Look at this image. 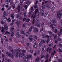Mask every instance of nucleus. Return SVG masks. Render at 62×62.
<instances>
[{
  "label": "nucleus",
  "mask_w": 62,
  "mask_h": 62,
  "mask_svg": "<svg viewBox=\"0 0 62 62\" xmlns=\"http://www.w3.org/2000/svg\"><path fill=\"white\" fill-rule=\"evenodd\" d=\"M24 12L25 13H23V15L24 17H25L26 16V12Z\"/></svg>",
  "instance_id": "obj_34"
},
{
  "label": "nucleus",
  "mask_w": 62,
  "mask_h": 62,
  "mask_svg": "<svg viewBox=\"0 0 62 62\" xmlns=\"http://www.w3.org/2000/svg\"><path fill=\"white\" fill-rule=\"evenodd\" d=\"M11 8V6L9 7L8 9V10H9V9H10Z\"/></svg>",
  "instance_id": "obj_46"
},
{
  "label": "nucleus",
  "mask_w": 62,
  "mask_h": 62,
  "mask_svg": "<svg viewBox=\"0 0 62 62\" xmlns=\"http://www.w3.org/2000/svg\"><path fill=\"white\" fill-rule=\"evenodd\" d=\"M52 48H50L49 50V53H50L51 52V50H52Z\"/></svg>",
  "instance_id": "obj_41"
},
{
  "label": "nucleus",
  "mask_w": 62,
  "mask_h": 62,
  "mask_svg": "<svg viewBox=\"0 0 62 62\" xmlns=\"http://www.w3.org/2000/svg\"><path fill=\"white\" fill-rule=\"evenodd\" d=\"M1 41L2 44H3V39L2 38H1Z\"/></svg>",
  "instance_id": "obj_29"
},
{
  "label": "nucleus",
  "mask_w": 62,
  "mask_h": 62,
  "mask_svg": "<svg viewBox=\"0 0 62 62\" xmlns=\"http://www.w3.org/2000/svg\"><path fill=\"white\" fill-rule=\"evenodd\" d=\"M28 34H29V33L28 32H27L25 33H24V36H26V37L28 36Z\"/></svg>",
  "instance_id": "obj_12"
},
{
  "label": "nucleus",
  "mask_w": 62,
  "mask_h": 62,
  "mask_svg": "<svg viewBox=\"0 0 62 62\" xmlns=\"http://www.w3.org/2000/svg\"><path fill=\"white\" fill-rule=\"evenodd\" d=\"M48 13H46L44 14V16H45V17H46L47 16V15H48Z\"/></svg>",
  "instance_id": "obj_20"
},
{
  "label": "nucleus",
  "mask_w": 62,
  "mask_h": 62,
  "mask_svg": "<svg viewBox=\"0 0 62 62\" xmlns=\"http://www.w3.org/2000/svg\"><path fill=\"white\" fill-rule=\"evenodd\" d=\"M16 23L17 24V26H19V25H20V22L18 21L16 22Z\"/></svg>",
  "instance_id": "obj_15"
},
{
  "label": "nucleus",
  "mask_w": 62,
  "mask_h": 62,
  "mask_svg": "<svg viewBox=\"0 0 62 62\" xmlns=\"http://www.w3.org/2000/svg\"><path fill=\"white\" fill-rule=\"evenodd\" d=\"M6 2H10V0H5Z\"/></svg>",
  "instance_id": "obj_37"
},
{
  "label": "nucleus",
  "mask_w": 62,
  "mask_h": 62,
  "mask_svg": "<svg viewBox=\"0 0 62 62\" xmlns=\"http://www.w3.org/2000/svg\"><path fill=\"white\" fill-rule=\"evenodd\" d=\"M35 25L37 27H40V24L38 22H36L35 24Z\"/></svg>",
  "instance_id": "obj_7"
},
{
  "label": "nucleus",
  "mask_w": 62,
  "mask_h": 62,
  "mask_svg": "<svg viewBox=\"0 0 62 62\" xmlns=\"http://www.w3.org/2000/svg\"><path fill=\"white\" fill-rule=\"evenodd\" d=\"M56 20H53L52 21H51L52 22H53V23H55L56 22Z\"/></svg>",
  "instance_id": "obj_26"
},
{
  "label": "nucleus",
  "mask_w": 62,
  "mask_h": 62,
  "mask_svg": "<svg viewBox=\"0 0 62 62\" xmlns=\"http://www.w3.org/2000/svg\"><path fill=\"white\" fill-rule=\"evenodd\" d=\"M32 37H33V36L31 35L29 36V38L30 40H31V41L32 40V39H33Z\"/></svg>",
  "instance_id": "obj_10"
},
{
  "label": "nucleus",
  "mask_w": 62,
  "mask_h": 62,
  "mask_svg": "<svg viewBox=\"0 0 62 62\" xmlns=\"http://www.w3.org/2000/svg\"><path fill=\"white\" fill-rule=\"evenodd\" d=\"M22 52L23 53H25V52H26V51L24 49H23L22 50Z\"/></svg>",
  "instance_id": "obj_50"
},
{
  "label": "nucleus",
  "mask_w": 62,
  "mask_h": 62,
  "mask_svg": "<svg viewBox=\"0 0 62 62\" xmlns=\"http://www.w3.org/2000/svg\"><path fill=\"white\" fill-rule=\"evenodd\" d=\"M24 31H23L21 32V33L22 34H23L24 33Z\"/></svg>",
  "instance_id": "obj_49"
},
{
  "label": "nucleus",
  "mask_w": 62,
  "mask_h": 62,
  "mask_svg": "<svg viewBox=\"0 0 62 62\" xmlns=\"http://www.w3.org/2000/svg\"><path fill=\"white\" fill-rule=\"evenodd\" d=\"M8 12L7 11H5L4 12V14L3 15V17H5V16H6L7 15H8V14H7Z\"/></svg>",
  "instance_id": "obj_8"
},
{
  "label": "nucleus",
  "mask_w": 62,
  "mask_h": 62,
  "mask_svg": "<svg viewBox=\"0 0 62 62\" xmlns=\"http://www.w3.org/2000/svg\"><path fill=\"white\" fill-rule=\"evenodd\" d=\"M55 8L54 7H53L52 8L51 10V11H54V9Z\"/></svg>",
  "instance_id": "obj_31"
},
{
  "label": "nucleus",
  "mask_w": 62,
  "mask_h": 62,
  "mask_svg": "<svg viewBox=\"0 0 62 62\" xmlns=\"http://www.w3.org/2000/svg\"><path fill=\"white\" fill-rule=\"evenodd\" d=\"M59 46L60 48H62V44H60Z\"/></svg>",
  "instance_id": "obj_55"
},
{
  "label": "nucleus",
  "mask_w": 62,
  "mask_h": 62,
  "mask_svg": "<svg viewBox=\"0 0 62 62\" xmlns=\"http://www.w3.org/2000/svg\"><path fill=\"white\" fill-rule=\"evenodd\" d=\"M9 40L10 41H12V38H10L9 39Z\"/></svg>",
  "instance_id": "obj_63"
},
{
  "label": "nucleus",
  "mask_w": 62,
  "mask_h": 62,
  "mask_svg": "<svg viewBox=\"0 0 62 62\" xmlns=\"http://www.w3.org/2000/svg\"><path fill=\"white\" fill-rule=\"evenodd\" d=\"M30 53H33V50H30Z\"/></svg>",
  "instance_id": "obj_45"
},
{
  "label": "nucleus",
  "mask_w": 62,
  "mask_h": 62,
  "mask_svg": "<svg viewBox=\"0 0 62 62\" xmlns=\"http://www.w3.org/2000/svg\"><path fill=\"white\" fill-rule=\"evenodd\" d=\"M46 7L47 8H48V9H49V8H50V6H49V5H46Z\"/></svg>",
  "instance_id": "obj_23"
},
{
  "label": "nucleus",
  "mask_w": 62,
  "mask_h": 62,
  "mask_svg": "<svg viewBox=\"0 0 62 62\" xmlns=\"http://www.w3.org/2000/svg\"><path fill=\"white\" fill-rule=\"evenodd\" d=\"M5 21H4V20H2L1 22V24H4L5 23Z\"/></svg>",
  "instance_id": "obj_22"
},
{
  "label": "nucleus",
  "mask_w": 62,
  "mask_h": 62,
  "mask_svg": "<svg viewBox=\"0 0 62 62\" xmlns=\"http://www.w3.org/2000/svg\"><path fill=\"white\" fill-rule=\"evenodd\" d=\"M5 34H10V32H8V31H6L5 32Z\"/></svg>",
  "instance_id": "obj_27"
},
{
  "label": "nucleus",
  "mask_w": 62,
  "mask_h": 62,
  "mask_svg": "<svg viewBox=\"0 0 62 62\" xmlns=\"http://www.w3.org/2000/svg\"><path fill=\"white\" fill-rule=\"evenodd\" d=\"M34 9V8H33V7H31V10H33V9Z\"/></svg>",
  "instance_id": "obj_56"
},
{
  "label": "nucleus",
  "mask_w": 62,
  "mask_h": 62,
  "mask_svg": "<svg viewBox=\"0 0 62 62\" xmlns=\"http://www.w3.org/2000/svg\"><path fill=\"white\" fill-rule=\"evenodd\" d=\"M13 30H14V28L12 27V28L10 29V31L11 32H12V31H13Z\"/></svg>",
  "instance_id": "obj_32"
},
{
  "label": "nucleus",
  "mask_w": 62,
  "mask_h": 62,
  "mask_svg": "<svg viewBox=\"0 0 62 62\" xmlns=\"http://www.w3.org/2000/svg\"><path fill=\"white\" fill-rule=\"evenodd\" d=\"M46 5H45L42 7V9H44L45 8H46Z\"/></svg>",
  "instance_id": "obj_44"
},
{
  "label": "nucleus",
  "mask_w": 62,
  "mask_h": 62,
  "mask_svg": "<svg viewBox=\"0 0 62 62\" xmlns=\"http://www.w3.org/2000/svg\"><path fill=\"white\" fill-rule=\"evenodd\" d=\"M57 29H55V31H54V32L55 33H57Z\"/></svg>",
  "instance_id": "obj_47"
},
{
  "label": "nucleus",
  "mask_w": 62,
  "mask_h": 62,
  "mask_svg": "<svg viewBox=\"0 0 62 62\" xmlns=\"http://www.w3.org/2000/svg\"><path fill=\"white\" fill-rule=\"evenodd\" d=\"M35 23V19H33L32 21V24H34Z\"/></svg>",
  "instance_id": "obj_57"
},
{
  "label": "nucleus",
  "mask_w": 62,
  "mask_h": 62,
  "mask_svg": "<svg viewBox=\"0 0 62 62\" xmlns=\"http://www.w3.org/2000/svg\"><path fill=\"white\" fill-rule=\"evenodd\" d=\"M23 22H24L25 20H26V18H23Z\"/></svg>",
  "instance_id": "obj_38"
},
{
  "label": "nucleus",
  "mask_w": 62,
  "mask_h": 62,
  "mask_svg": "<svg viewBox=\"0 0 62 62\" xmlns=\"http://www.w3.org/2000/svg\"><path fill=\"white\" fill-rule=\"evenodd\" d=\"M15 52L16 54V57H18L19 56V54L20 53V51H19L18 50H16L15 51Z\"/></svg>",
  "instance_id": "obj_5"
},
{
  "label": "nucleus",
  "mask_w": 62,
  "mask_h": 62,
  "mask_svg": "<svg viewBox=\"0 0 62 62\" xmlns=\"http://www.w3.org/2000/svg\"><path fill=\"white\" fill-rule=\"evenodd\" d=\"M34 40L35 41H36L37 39H38V36L37 35H34Z\"/></svg>",
  "instance_id": "obj_11"
},
{
  "label": "nucleus",
  "mask_w": 62,
  "mask_h": 62,
  "mask_svg": "<svg viewBox=\"0 0 62 62\" xmlns=\"http://www.w3.org/2000/svg\"><path fill=\"white\" fill-rule=\"evenodd\" d=\"M5 7L6 8H8V5H6L5 6Z\"/></svg>",
  "instance_id": "obj_58"
},
{
  "label": "nucleus",
  "mask_w": 62,
  "mask_h": 62,
  "mask_svg": "<svg viewBox=\"0 0 62 62\" xmlns=\"http://www.w3.org/2000/svg\"><path fill=\"white\" fill-rule=\"evenodd\" d=\"M15 5L14 4H13L12 6V8L13 9L15 8Z\"/></svg>",
  "instance_id": "obj_42"
},
{
  "label": "nucleus",
  "mask_w": 62,
  "mask_h": 62,
  "mask_svg": "<svg viewBox=\"0 0 62 62\" xmlns=\"http://www.w3.org/2000/svg\"><path fill=\"white\" fill-rule=\"evenodd\" d=\"M31 18H33V19H35L36 18V15H34V16H33V15H32L31 16Z\"/></svg>",
  "instance_id": "obj_21"
},
{
  "label": "nucleus",
  "mask_w": 62,
  "mask_h": 62,
  "mask_svg": "<svg viewBox=\"0 0 62 62\" xmlns=\"http://www.w3.org/2000/svg\"><path fill=\"white\" fill-rule=\"evenodd\" d=\"M30 19H27L26 20L27 22H29V21H30Z\"/></svg>",
  "instance_id": "obj_53"
},
{
  "label": "nucleus",
  "mask_w": 62,
  "mask_h": 62,
  "mask_svg": "<svg viewBox=\"0 0 62 62\" xmlns=\"http://www.w3.org/2000/svg\"><path fill=\"white\" fill-rule=\"evenodd\" d=\"M39 57H38L35 59V61L36 62H38V61H39Z\"/></svg>",
  "instance_id": "obj_16"
},
{
  "label": "nucleus",
  "mask_w": 62,
  "mask_h": 62,
  "mask_svg": "<svg viewBox=\"0 0 62 62\" xmlns=\"http://www.w3.org/2000/svg\"><path fill=\"white\" fill-rule=\"evenodd\" d=\"M62 32H60L58 34L59 36H60V35L62 34Z\"/></svg>",
  "instance_id": "obj_52"
},
{
  "label": "nucleus",
  "mask_w": 62,
  "mask_h": 62,
  "mask_svg": "<svg viewBox=\"0 0 62 62\" xmlns=\"http://www.w3.org/2000/svg\"><path fill=\"white\" fill-rule=\"evenodd\" d=\"M49 47H48L46 50V53H48L49 52Z\"/></svg>",
  "instance_id": "obj_36"
},
{
  "label": "nucleus",
  "mask_w": 62,
  "mask_h": 62,
  "mask_svg": "<svg viewBox=\"0 0 62 62\" xmlns=\"http://www.w3.org/2000/svg\"><path fill=\"white\" fill-rule=\"evenodd\" d=\"M29 44H30L29 43H27L26 44V45L27 46H29Z\"/></svg>",
  "instance_id": "obj_60"
},
{
  "label": "nucleus",
  "mask_w": 62,
  "mask_h": 62,
  "mask_svg": "<svg viewBox=\"0 0 62 62\" xmlns=\"http://www.w3.org/2000/svg\"><path fill=\"white\" fill-rule=\"evenodd\" d=\"M38 8V5H35L34 6L35 8Z\"/></svg>",
  "instance_id": "obj_35"
},
{
  "label": "nucleus",
  "mask_w": 62,
  "mask_h": 62,
  "mask_svg": "<svg viewBox=\"0 0 62 62\" xmlns=\"http://www.w3.org/2000/svg\"><path fill=\"white\" fill-rule=\"evenodd\" d=\"M48 33L49 34V36L50 37H52V36H53V33L52 32V31H48Z\"/></svg>",
  "instance_id": "obj_6"
},
{
  "label": "nucleus",
  "mask_w": 62,
  "mask_h": 62,
  "mask_svg": "<svg viewBox=\"0 0 62 62\" xmlns=\"http://www.w3.org/2000/svg\"><path fill=\"white\" fill-rule=\"evenodd\" d=\"M30 57L29 56H27L25 59V60L26 59H27V60H28L29 59V58H30Z\"/></svg>",
  "instance_id": "obj_25"
},
{
  "label": "nucleus",
  "mask_w": 62,
  "mask_h": 62,
  "mask_svg": "<svg viewBox=\"0 0 62 62\" xmlns=\"http://www.w3.org/2000/svg\"><path fill=\"white\" fill-rule=\"evenodd\" d=\"M60 12H61L60 11H59L57 13V16L59 19H60L61 16H62V13H60Z\"/></svg>",
  "instance_id": "obj_4"
},
{
  "label": "nucleus",
  "mask_w": 62,
  "mask_h": 62,
  "mask_svg": "<svg viewBox=\"0 0 62 62\" xmlns=\"http://www.w3.org/2000/svg\"><path fill=\"white\" fill-rule=\"evenodd\" d=\"M16 35L18 38H20L21 37V35L20 34V33L19 32H17L16 33Z\"/></svg>",
  "instance_id": "obj_13"
},
{
  "label": "nucleus",
  "mask_w": 62,
  "mask_h": 62,
  "mask_svg": "<svg viewBox=\"0 0 62 62\" xmlns=\"http://www.w3.org/2000/svg\"><path fill=\"white\" fill-rule=\"evenodd\" d=\"M44 11H42L41 13V14H42V16H43L44 15Z\"/></svg>",
  "instance_id": "obj_28"
},
{
  "label": "nucleus",
  "mask_w": 62,
  "mask_h": 62,
  "mask_svg": "<svg viewBox=\"0 0 62 62\" xmlns=\"http://www.w3.org/2000/svg\"><path fill=\"white\" fill-rule=\"evenodd\" d=\"M6 54H8V56H9L12 58H13L14 57V55L12 54L11 53H10L8 52H6Z\"/></svg>",
  "instance_id": "obj_3"
},
{
  "label": "nucleus",
  "mask_w": 62,
  "mask_h": 62,
  "mask_svg": "<svg viewBox=\"0 0 62 62\" xmlns=\"http://www.w3.org/2000/svg\"><path fill=\"white\" fill-rule=\"evenodd\" d=\"M44 22H43L41 24V25L42 26H43V25H44Z\"/></svg>",
  "instance_id": "obj_64"
},
{
  "label": "nucleus",
  "mask_w": 62,
  "mask_h": 62,
  "mask_svg": "<svg viewBox=\"0 0 62 62\" xmlns=\"http://www.w3.org/2000/svg\"><path fill=\"white\" fill-rule=\"evenodd\" d=\"M50 41V39H47L46 40V43H48V42H49V41Z\"/></svg>",
  "instance_id": "obj_39"
},
{
  "label": "nucleus",
  "mask_w": 62,
  "mask_h": 62,
  "mask_svg": "<svg viewBox=\"0 0 62 62\" xmlns=\"http://www.w3.org/2000/svg\"><path fill=\"white\" fill-rule=\"evenodd\" d=\"M32 28H33L34 30L35 31H36L37 32H39V31H38V28L36 27H34L33 26H32L29 29V31L32 32Z\"/></svg>",
  "instance_id": "obj_2"
},
{
  "label": "nucleus",
  "mask_w": 62,
  "mask_h": 62,
  "mask_svg": "<svg viewBox=\"0 0 62 62\" xmlns=\"http://www.w3.org/2000/svg\"><path fill=\"white\" fill-rule=\"evenodd\" d=\"M11 37H13L14 36V32L13 31L12 32L11 34Z\"/></svg>",
  "instance_id": "obj_17"
},
{
  "label": "nucleus",
  "mask_w": 62,
  "mask_h": 62,
  "mask_svg": "<svg viewBox=\"0 0 62 62\" xmlns=\"http://www.w3.org/2000/svg\"><path fill=\"white\" fill-rule=\"evenodd\" d=\"M57 39H56L55 40V43H57Z\"/></svg>",
  "instance_id": "obj_54"
},
{
  "label": "nucleus",
  "mask_w": 62,
  "mask_h": 62,
  "mask_svg": "<svg viewBox=\"0 0 62 62\" xmlns=\"http://www.w3.org/2000/svg\"><path fill=\"white\" fill-rule=\"evenodd\" d=\"M23 0H21L20 1V3L21 4L23 3Z\"/></svg>",
  "instance_id": "obj_51"
},
{
  "label": "nucleus",
  "mask_w": 62,
  "mask_h": 62,
  "mask_svg": "<svg viewBox=\"0 0 62 62\" xmlns=\"http://www.w3.org/2000/svg\"><path fill=\"white\" fill-rule=\"evenodd\" d=\"M57 38V35H55L54 37V39H56V38Z\"/></svg>",
  "instance_id": "obj_61"
},
{
  "label": "nucleus",
  "mask_w": 62,
  "mask_h": 62,
  "mask_svg": "<svg viewBox=\"0 0 62 62\" xmlns=\"http://www.w3.org/2000/svg\"><path fill=\"white\" fill-rule=\"evenodd\" d=\"M14 15V14H12L11 15V17H13V16H13Z\"/></svg>",
  "instance_id": "obj_59"
},
{
  "label": "nucleus",
  "mask_w": 62,
  "mask_h": 62,
  "mask_svg": "<svg viewBox=\"0 0 62 62\" xmlns=\"http://www.w3.org/2000/svg\"><path fill=\"white\" fill-rule=\"evenodd\" d=\"M46 40H41V42H42H42H43V43H45L46 42Z\"/></svg>",
  "instance_id": "obj_24"
},
{
  "label": "nucleus",
  "mask_w": 62,
  "mask_h": 62,
  "mask_svg": "<svg viewBox=\"0 0 62 62\" xmlns=\"http://www.w3.org/2000/svg\"><path fill=\"white\" fill-rule=\"evenodd\" d=\"M59 51L60 52H62V48H59Z\"/></svg>",
  "instance_id": "obj_43"
},
{
  "label": "nucleus",
  "mask_w": 62,
  "mask_h": 62,
  "mask_svg": "<svg viewBox=\"0 0 62 62\" xmlns=\"http://www.w3.org/2000/svg\"><path fill=\"white\" fill-rule=\"evenodd\" d=\"M33 47H34V48H37V44H36V43H35L34 44Z\"/></svg>",
  "instance_id": "obj_18"
},
{
  "label": "nucleus",
  "mask_w": 62,
  "mask_h": 62,
  "mask_svg": "<svg viewBox=\"0 0 62 62\" xmlns=\"http://www.w3.org/2000/svg\"><path fill=\"white\" fill-rule=\"evenodd\" d=\"M8 26H4V27H2V29L1 30V32H2V34H4L5 33V30H6V31L8 30Z\"/></svg>",
  "instance_id": "obj_1"
},
{
  "label": "nucleus",
  "mask_w": 62,
  "mask_h": 62,
  "mask_svg": "<svg viewBox=\"0 0 62 62\" xmlns=\"http://www.w3.org/2000/svg\"><path fill=\"white\" fill-rule=\"evenodd\" d=\"M7 17H5L4 18V19L5 20H4V21H5V22H6L7 20Z\"/></svg>",
  "instance_id": "obj_40"
},
{
  "label": "nucleus",
  "mask_w": 62,
  "mask_h": 62,
  "mask_svg": "<svg viewBox=\"0 0 62 62\" xmlns=\"http://www.w3.org/2000/svg\"><path fill=\"white\" fill-rule=\"evenodd\" d=\"M43 38L44 39H45L46 38V35L44 34H43Z\"/></svg>",
  "instance_id": "obj_30"
},
{
  "label": "nucleus",
  "mask_w": 62,
  "mask_h": 62,
  "mask_svg": "<svg viewBox=\"0 0 62 62\" xmlns=\"http://www.w3.org/2000/svg\"><path fill=\"white\" fill-rule=\"evenodd\" d=\"M38 10H39V9L38 8H37L36 9V10H35V14H37V13H38Z\"/></svg>",
  "instance_id": "obj_19"
},
{
  "label": "nucleus",
  "mask_w": 62,
  "mask_h": 62,
  "mask_svg": "<svg viewBox=\"0 0 62 62\" xmlns=\"http://www.w3.org/2000/svg\"><path fill=\"white\" fill-rule=\"evenodd\" d=\"M32 12H32V11H30L29 13V15H31V14H32Z\"/></svg>",
  "instance_id": "obj_48"
},
{
  "label": "nucleus",
  "mask_w": 62,
  "mask_h": 62,
  "mask_svg": "<svg viewBox=\"0 0 62 62\" xmlns=\"http://www.w3.org/2000/svg\"><path fill=\"white\" fill-rule=\"evenodd\" d=\"M27 8H28V6L26 5L25 6V9H27Z\"/></svg>",
  "instance_id": "obj_33"
},
{
  "label": "nucleus",
  "mask_w": 62,
  "mask_h": 62,
  "mask_svg": "<svg viewBox=\"0 0 62 62\" xmlns=\"http://www.w3.org/2000/svg\"><path fill=\"white\" fill-rule=\"evenodd\" d=\"M44 57H45V56L44 55H43L41 57V58H44Z\"/></svg>",
  "instance_id": "obj_62"
},
{
  "label": "nucleus",
  "mask_w": 62,
  "mask_h": 62,
  "mask_svg": "<svg viewBox=\"0 0 62 62\" xmlns=\"http://www.w3.org/2000/svg\"><path fill=\"white\" fill-rule=\"evenodd\" d=\"M42 44H43L42 43V42H41V41L40 42L39 44L40 47H41L42 46Z\"/></svg>",
  "instance_id": "obj_14"
},
{
  "label": "nucleus",
  "mask_w": 62,
  "mask_h": 62,
  "mask_svg": "<svg viewBox=\"0 0 62 62\" xmlns=\"http://www.w3.org/2000/svg\"><path fill=\"white\" fill-rule=\"evenodd\" d=\"M24 54L23 53H21H21L19 54V57H21H21H23V56Z\"/></svg>",
  "instance_id": "obj_9"
}]
</instances>
